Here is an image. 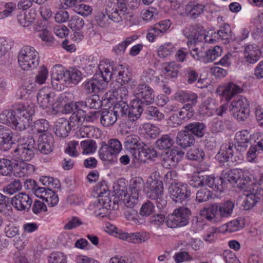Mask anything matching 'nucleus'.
Wrapping results in <instances>:
<instances>
[{"label":"nucleus","instance_id":"obj_54","mask_svg":"<svg viewBox=\"0 0 263 263\" xmlns=\"http://www.w3.org/2000/svg\"><path fill=\"white\" fill-rule=\"evenodd\" d=\"M175 51L174 46L171 43H165L160 46L158 49V55L160 58H165L172 54Z\"/></svg>","mask_w":263,"mask_h":263},{"label":"nucleus","instance_id":"obj_2","mask_svg":"<svg viewBox=\"0 0 263 263\" xmlns=\"http://www.w3.org/2000/svg\"><path fill=\"white\" fill-rule=\"evenodd\" d=\"M17 58L19 66L23 70L33 69L39 64V53L33 47L30 46L22 48Z\"/></svg>","mask_w":263,"mask_h":263},{"label":"nucleus","instance_id":"obj_5","mask_svg":"<svg viewBox=\"0 0 263 263\" xmlns=\"http://www.w3.org/2000/svg\"><path fill=\"white\" fill-rule=\"evenodd\" d=\"M111 11L109 14V17L114 22L119 23L124 20H126L129 21L130 26L136 25L138 23L136 18L129 13L126 4H117Z\"/></svg>","mask_w":263,"mask_h":263},{"label":"nucleus","instance_id":"obj_41","mask_svg":"<svg viewBox=\"0 0 263 263\" xmlns=\"http://www.w3.org/2000/svg\"><path fill=\"white\" fill-rule=\"evenodd\" d=\"M175 98L181 102H189L193 105H196L197 103L198 97L195 93H187L181 91L176 94Z\"/></svg>","mask_w":263,"mask_h":263},{"label":"nucleus","instance_id":"obj_21","mask_svg":"<svg viewBox=\"0 0 263 263\" xmlns=\"http://www.w3.org/2000/svg\"><path fill=\"white\" fill-rule=\"evenodd\" d=\"M111 110L117 116L118 120L120 121V124L123 123L125 117L127 116V113L130 110L126 101H118Z\"/></svg>","mask_w":263,"mask_h":263},{"label":"nucleus","instance_id":"obj_36","mask_svg":"<svg viewBox=\"0 0 263 263\" xmlns=\"http://www.w3.org/2000/svg\"><path fill=\"white\" fill-rule=\"evenodd\" d=\"M96 191L98 196L101 198L99 199L100 202L102 201L103 204H108L110 206L111 200L109 197L110 192L107 186L105 183H101L97 186Z\"/></svg>","mask_w":263,"mask_h":263},{"label":"nucleus","instance_id":"obj_51","mask_svg":"<svg viewBox=\"0 0 263 263\" xmlns=\"http://www.w3.org/2000/svg\"><path fill=\"white\" fill-rule=\"evenodd\" d=\"M99 157L101 160L104 161H110L113 156H116L111 151L105 142H102L101 147L99 151Z\"/></svg>","mask_w":263,"mask_h":263},{"label":"nucleus","instance_id":"obj_20","mask_svg":"<svg viewBox=\"0 0 263 263\" xmlns=\"http://www.w3.org/2000/svg\"><path fill=\"white\" fill-rule=\"evenodd\" d=\"M28 114L26 117H23L20 115H16L13 120V123L12 128L19 131H22L27 129L29 126L32 116V110L29 108L27 110Z\"/></svg>","mask_w":263,"mask_h":263},{"label":"nucleus","instance_id":"obj_31","mask_svg":"<svg viewBox=\"0 0 263 263\" xmlns=\"http://www.w3.org/2000/svg\"><path fill=\"white\" fill-rule=\"evenodd\" d=\"M232 175H234L232 183L236 184L237 186L240 189H244L250 180V177L241 170L234 169V173Z\"/></svg>","mask_w":263,"mask_h":263},{"label":"nucleus","instance_id":"obj_35","mask_svg":"<svg viewBox=\"0 0 263 263\" xmlns=\"http://www.w3.org/2000/svg\"><path fill=\"white\" fill-rule=\"evenodd\" d=\"M163 72L172 78H176L179 73L180 65L175 62H165L163 64Z\"/></svg>","mask_w":263,"mask_h":263},{"label":"nucleus","instance_id":"obj_16","mask_svg":"<svg viewBox=\"0 0 263 263\" xmlns=\"http://www.w3.org/2000/svg\"><path fill=\"white\" fill-rule=\"evenodd\" d=\"M135 162L145 163L147 159H152L157 157V152L154 148H150L145 145L142 146L133 153Z\"/></svg>","mask_w":263,"mask_h":263},{"label":"nucleus","instance_id":"obj_63","mask_svg":"<svg viewBox=\"0 0 263 263\" xmlns=\"http://www.w3.org/2000/svg\"><path fill=\"white\" fill-rule=\"evenodd\" d=\"M231 28L228 24H224L220 27V29L218 31L217 34L224 41V43H229L230 38Z\"/></svg>","mask_w":263,"mask_h":263},{"label":"nucleus","instance_id":"obj_25","mask_svg":"<svg viewBox=\"0 0 263 263\" xmlns=\"http://www.w3.org/2000/svg\"><path fill=\"white\" fill-rule=\"evenodd\" d=\"M204 186H207L217 192H222L224 189L223 181L218 177L212 176H203Z\"/></svg>","mask_w":263,"mask_h":263},{"label":"nucleus","instance_id":"obj_61","mask_svg":"<svg viewBox=\"0 0 263 263\" xmlns=\"http://www.w3.org/2000/svg\"><path fill=\"white\" fill-rule=\"evenodd\" d=\"M79 2L76 8H74V11L83 16H87L90 15L92 11V8L89 5L84 4H80Z\"/></svg>","mask_w":263,"mask_h":263},{"label":"nucleus","instance_id":"obj_6","mask_svg":"<svg viewBox=\"0 0 263 263\" xmlns=\"http://www.w3.org/2000/svg\"><path fill=\"white\" fill-rule=\"evenodd\" d=\"M143 106L139 104L138 101H133L132 105V108L125 117L123 123L126 127L134 130L138 126V120L141 117V114L143 111Z\"/></svg>","mask_w":263,"mask_h":263},{"label":"nucleus","instance_id":"obj_27","mask_svg":"<svg viewBox=\"0 0 263 263\" xmlns=\"http://www.w3.org/2000/svg\"><path fill=\"white\" fill-rule=\"evenodd\" d=\"M68 120L64 118L59 119L55 123V134L57 136L65 138L68 135L71 127L69 126Z\"/></svg>","mask_w":263,"mask_h":263},{"label":"nucleus","instance_id":"obj_39","mask_svg":"<svg viewBox=\"0 0 263 263\" xmlns=\"http://www.w3.org/2000/svg\"><path fill=\"white\" fill-rule=\"evenodd\" d=\"M36 83L33 80H29L20 88L17 92V96L22 99L26 94H30L37 88Z\"/></svg>","mask_w":263,"mask_h":263},{"label":"nucleus","instance_id":"obj_28","mask_svg":"<svg viewBox=\"0 0 263 263\" xmlns=\"http://www.w3.org/2000/svg\"><path fill=\"white\" fill-rule=\"evenodd\" d=\"M14 141L18 143L17 146H21L25 148H29L36 150L35 141L32 136L20 135L17 133H14Z\"/></svg>","mask_w":263,"mask_h":263},{"label":"nucleus","instance_id":"obj_8","mask_svg":"<svg viewBox=\"0 0 263 263\" xmlns=\"http://www.w3.org/2000/svg\"><path fill=\"white\" fill-rule=\"evenodd\" d=\"M184 152L177 147L167 152L162 156V165L167 169L175 167L183 158Z\"/></svg>","mask_w":263,"mask_h":263},{"label":"nucleus","instance_id":"obj_43","mask_svg":"<svg viewBox=\"0 0 263 263\" xmlns=\"http://www.w3.org/2000/svg\"><path fill=\"white\" fill-rule=\"evenodd\" d=\"M68 100V97L66 93L56 94V97H54V102L53 105H51V109L55 112H59Z\"/></svg>","mask_w":263,"mask_h":263},{"label":"nucleus","instance_id":"obj_52","mask_svg":"<svg viewBox=\"0 0 263 263\" xmlns=\"http://www.w3.org/2000/svg\"><path fill=\"white\" fill-rule=\"evenodd\" d=\"M84 25V20L78 15L71 16L68 22V26L73 31L80 30L83 28Z\"/></svg>","mask_w":263,"mask_h":263},{"label":"nucleus","instance_id":"obj_26","mask_svg":"<svg viewBox=\"0 0 263 263\" xmlns=\"http://www.w3.org/2000/svg\"><path fill=\"white\" fill-rule=\"evenodd\" d=\"M34 170L35 167L33 165L21 161L15 164L14 172L16 176L22 177L33 174Z\"/></svg>","mask_w":263,"mask_h":263},{"label":"nucleus","instance_id":"obj_49","mask_svg":"<svg viewBox=\"0 0 263 263\" xmlns=\"http://www.w3.org/2000/svg\"><path fill=\"white\" fill-rule=\"evenodd\" d=\"M144 187V182L141 178H135L130 181V189L131 194L139 196L140 192Z\"/></svg>","mask_w":263,"mask_h":263},{"label":"nucleus","instance_id":"obj_19","mask_svg":"<svg viewBox=\"0 0 263 263\" xmlns=\"http://www.w3.org/2000/svg\"><path fill=\"white\" fill-rule=\"evenodd\" d=\"M194 136L186 129L179 131L176 138V144L182 148H186L194 145Z\"/></svg>","mask_w":263,"mask_h":263},{"label":"nucleus","instance_id":"obj_60","mask_svg":"<svg viewBox=\"0 0 263 263\" xmlns=\"http://www.w3.org/2000/svg\"><path fill=\"white\" fill-rule=\"evenodd\" d=\"M121 67V70L118 73V79L121 80L123 83L127 84L130 81H132V73L129 71L128 68H122V66H119Z\"/></svg>","mask_w":263,"mask_h":263},{"label":"nucleus","instance_id":"obj_10","mask_svg":"<svg viewBox=\"0 0 263 263\" xmlns=\"http://www.w3.org/2000/svg\"><path fill=\"white\" fill-rule=\"evenodd\" d=\"M146 197L153 200L158 198L159 196L163 195V184L162 181L153 179L150 177L146 181Z\"/></svg>","mask_w":263,"mask_h":263},{"label":"nucleus","instance_id":"obj_29","mask_svg":"<svg viewBox=\"0 0 263 263\" xmlns=\"http://www.w3.org/2000/svg\"><path fill=\"white\" fill-rule=\"evenodd\" d=\"M206 126L202 122H195L185 125L184 129L194 136L202 138L205 131Z\"/></svg>","mask_w":263,"mask_h":263},{"label":"nucleus","instance_id":"obj_33","mask_svg":"<svg viewBox=\"0 0 263 263\" xmlns=\"http://www.w3.org/2000/svg\"><path fill=\"white\" fill-rule=\"evenodd\" d=\"M215 101L211 98H208L200 105V113L202 115L210 116L215 114Z\"/></svg>","mask_w":263,"mask_h":263},{"label":"nucleus","instance_id":"obj_23","mask_svg":"<svg viewBox=\"0 0 263 263\" xmlns=\"http://www.w3.org/2000/svg\"><path fill=\"white\" fill-rule=\"evenodd\" d=\"M204 8V5L195 1H192L186 5L185 12L191 18H196L203 12Z\"/></svg>","mask_w":263,"mask_h":263},{"label":"nucleus","instance_id":"obj_22","mask_svg":"<svg viewBox=\"0 0 263 263\" xmlns=\"http://www.w3.org/2000/svg\"><path fill=\"white\" fill-rule=\"evenodd\" d=\"M36 149L25 148L21 146H17L13 151L12 155L14 158L21 161H30L34 156Z\"/></svg>","mask_w":263,"mask_h":263},{"label":"nucleus","instance_id":"obj_11","mask_svg":"<svg viewBox=\"0 0 263 263\" xmlns=\"http://www.w3.org/2000/svg\"><path fill=\"white\" fill-rule=\"evenodd\" d=\"M245 61L247 64H254L260 59L261 52L255 44H247L243 46Z\"/></svg>","mask_w":263,"mask_h":263},{"label":"nucleus","instance_id":"obj_44","mask_svg":"<svg viewBox=\"0 0 263 263\" xmlns=\"http://www.w3.org/2000/svg\"><path fill=\"white\" fill-rule=\"evenodd\" d=\"M173 143V139L170 135H163L157 140L156 145L159 149H164L171 147Z\"/></svg>","mask_w":263,"mask_h":263},{"label":"nucleus","instance_id":"obj_64","mask_svg":"<svg viewBox=\"0 0 263 263\" xmlns=\"http://www.w3.org/2000/svg\"><path fill=\"white\" fill-rule=\"evenodd\" d=\"M48 261L49 263H66V257L62 252H53L50 254Z\"/></svg>","mask_w":263,"mask_h":263},{"label":"nucleus","instance_id":"obj_4","mask_svg":"<svg viewBox=\"0 0 263 263\" xmlns=\"http://www.w3.org/2000/svg\"><path fill=\"white\" fill-rule=\"evenodd\" d=\"M168 194L171 199L176 203H182L191 196L190 187L182 182L171 183L168 187Z\"/></svg>","mask_w":263,"mask_h":263},{"label":"nucleus","instance_id":"obj_53","mask_svg":"<svg viewBox=\"0 0 263 263\" xmlns=\"http://www.w3.org/2000/svg\"><path fill=\"white\" fill-rule=\"evenodd\" d=\"M86 107L90 109H99L102 105L99 95H93L86 99Z\"/></svg>","mask_w":263,"mask_h":263},{"label":"nucleus","instance_id":"obj_42","mask_svg":"<svg viewBox=\"0 0 263 263\" xmlns=\"http://www.w3.org/2000/svg\"><path fill=\"white\" fill-rule=\"evenodd\" d=\"M197 44H195V47L190 50L191 55L195 60L206 63V50L202 46L197 47Z\"/></svg>","mask_w":263,"mask_h":263},{"label":"nucleus","instance_id":"obj_3","mask_svg":"<svg viewBox=\"0 0 263 263\" xmlns=\"http://www.w3.org/2000/svg\"><path fill=\"white\" fill-rule=\"evenodd\" d=\"M190 215V211L187 208L180 207L167 216L165 223L170 228L185 226L189 223L188 217Z\"/></svg>","mask_w":263,"mask_h":263},{"label":"nucleus","instance_id":"obj_46","mask_svg":"<svg viewBox=\"0 0 263 263\" xmlns=\"http://www.w3.org/2000/svg\"><path fill=\"white\" fill-rule=\"evenodd\" d=\"M186 156L189 160L200 161L203 160L205 154L201 148L195 147L191 148L187 152Z\"/></svg>","mask_w":263,"mask_h":263},{"label":"nucleus","instance_id":"obj_47","mask_svg":"<svg viewBox=\"0 0 263 263\" xmlns=\"http://www.w3.org/2000/svg\"><path fill=\"white\" fill-rule=\"evenodd\" d=\"M16 115L15 110H5L0 114V122L12 127L13 120Z\"/></svg>","mask_w":263,"mask_h":263},{"label":"nucleus","instance_id":"obj_59","mask_svg":"<svg viewBox=\"0 0 263 263\" xmlns=\"http://www.w3.org/2000/svg\"><path fill=\"white\" fill-rule=\"evenodd\" d=\"M222 52V48L218 46H215L212 49L206 50V63L214 61L217 57H220Z\"/></svg>","mask_w":263,"mask_h":263},{"label":"nucleus","instance_id":"obj_50","mask_svg":"<svg viewBox=\"0 0 263 263\" xmlns=\"http://www.w3.org/2000/svg\"><path fill=\"white\" fill-rule=\"evenodd\" d=\"M13 171L12 162L7 159H0V174L3 176H10Z\"/></svg>","mask_w":263,"mask_h":263},{"label":"nucleus","instance_id":"obj_32","mask_svg":"<svg viewBox=\"0 0 263 263\" xmlns=\"http://www.w3.org/2000/svg\"><path fill=\"white\" fill-rule=\"evenodd\" d=\"M143 111L146 118L149 120L159 121L164 119V114L157 107L148 106Z\"/></svg>","mask_w":263,"mask_h":263},{"label":"nucleus","instance_id":"obj_45","mask_svg":"<svg viewBox=\"0 0 263 263\" xmlns=\"http://www.w3.org/2000/svg\"><path fill=\"white\" fill-rule=\"evenodd\" d=\"M149 238V234L145 232L129 233L128 242L139 244L145 242Z\"/></svg>","mask_w":263,"mask_h":263},{"label":"nucleus","instance_id":"obj_15","mask_svg":"<svg viewBox=\"0 0 263 263\" xmlns=\"http://www.w3.org/2000/svg\"><path fill=\"white\" fill-rule=\"evenodd\" d=\"M37 142V149L41 153L47 155L52 151L54 139L51 134L46 133L40 135Z\"/></svg>","mask_w":263,"mask_h":263},{"label":"nucleus","instance_id":"obj_18","mask_svg":"<svg viewBox=\"0 0 263 263\" xmlns=\"http://www.w3.org/2000/svg\"><path fill=\"white\" fill-rule=\"evenodd\" d=\"M14 134L9 128L0 125V145L2 149L4 151L9 149L14 142Z\"/></svg>","mask_w":263,"mask_h":263},{"label":"nucleus","instance_id":"obj_30","mask_svg":"<svg viewBox=\"0 0 263 263\" xmlns=\"http://www.w3.org/2000/svg\"><path fill=\"white\" fill-rule=\"evenodd\" d=\"M124 144L125 148L130 151L133 154L144 145V143L140 141L139 137L135 135L126 137Z\"/></svg>","mask_w":263,"mask_h":263},{"label":"nucleus","instance_id":"obj_13","mask_svg":"<svg viewBox=\"0 0 263 263\" xmlns=\"http://www.w3.org/2000/svg\"><path fill=\"white\" fill-rule=\"evenodd\" d=\"M205 32L203 27L199 24L192 26L189 31H185L184 33V35L187 39H191V41L187 43L189 47L190 48L191 47L193 42L194 44H197V42H202V37H203Z\"/></svg>","mask_w":263,"mask_h":263},{"label":"nucleus","instance_id":"obj_56","mask_svg":"<svg viewBox=\"0 0 263 263\" xmlns=\"http://www.w3.org/2000/svg\"><path fill=\"white\" fill-rule=\"evenodd\" d=\"M83 153L89 154L94 153L97 149L96 142L92 140H86L81 142Z\"/></svg>","mask_w":263,"mask_h":263},{"label":"nucleus","instance_id":"obj_38","mask_svg":"<svg viewBox=\"0 0 263 263\" xmlns=\"http://www.w3.org/2000/svg\"><path fill=\"white\" fill-rule=\"evenodd\" d=\"M105 86L102 82L99 80L94 75L93 78L85 84L84 88L87 93L98 92L102 89H104Z\"/></svg>","mask_w":263,"mask_h":263},{"label":"nucleus","instance_id":"obj_17","mask_svg":"<svg viewBox=\"0 0 263 263\" xmlns=\"http://www.w3.org/2000/svg\"><path fill=\"white\" fill-rule=\"evenodd\" d=\"M90 118V116L88 117V118ZM85 120L88 121L86 112L83 109H78L73 112L68 122L69 124V126L71 127L72 130H74L80 127Z\"/></svg>","mask_w":263,"mask_h":263},{"label":"nucleus","instance_id":"obj_34","mask_svg":"<svg viewBox=\"0 0 263 263\" xmlns=\"http://www.w3.org/2000/svg\"><path fill=\"white\" fill-rule=\"evenodd\" d=\"M243 89L239 86L233 83H229L223 89L222 95L227 101H229L235 95L241 93Z\"/></svg>","mask_w":263,"mask_h":263},{"label":"nucleus","instance_id":"obj_7","mask_svg":"<svg viewBox=\"0 0 263 263\" xmlns=\"http://www.w3.org/2000/svg\"><path fill=\"white\" fill-rule=\"evenodd\" d=\"M70 82L69 71L63 67H55L53 69L51 74V83L57 90H62Z\"/></svg>","mask_w":263,"mask_h":263},{"label":"nucleus","instance_id":"obj_9","mask_svg":"<svg viewBox=\"0 0 263 263\" xmlns=\"http://www.w3.org/2000/svg\"><path fill=\"white\" fill-rule=\"evenodd\" d=\"M136 95L138 98L140 100H134L138 101L139 104L142 105L151 104L154 103L155 99V92L154 90L148 85L142 83L138 85L136 88Z\"/></svg>","mask_w":263,"mask_h":263},{"label":"nucleus","instance_id":"obj_58","mask_svg":"<svg viewBox=\"0 0 263 263\" xmlns=\"http://www.w3.org/2000/svg\"><path fill=\"white\" fill-rule=\"evenodd\" d=\"M22 184L19 180H14L4 187L3 190L8 194L12 195L21 190Z\"/></svg>","mask_w":263,"mask_h":263},{"label":"nucleus","instance_id":"obj_55","mask_svg":"<svg viewBox=\"0 0 263 263\" xmlns=\"http://www.w3.org/2000/svg\"><path fill=\"white\" fill-rule=\"evenodd\" d=\"M124 216L128 220L134 221L136 224H141L144 222V219L140 217L137 212L132 209L126 210Z\"/></svg>","mask_w":263,"mask_h":263},{"label":"nucleus","instance_id":"obj_14","mask_svg":"<svg viewBox=\"0 0 263 263\" xmlns=\"http://www.w3.org/2000/svg\"><path fill=\"white\" fill-rule=\"evenodd\" d=\"M32 203L30 197L23 193L18 194L11 199L12 205L18 211H28Z\"/></svg>","mask_w":263,"mask_h":263},{"label":"nucleus","instance_id":"obj_1","mask_svg":"<svg viewBox=\"0 0 263 263\" xmlns=\"http://www.w3.org/2000/svg\"><path fill=\"white\" fill-rule=\"evenodd\" d=\"M234 207V202L228 200L219 204L215 203L204 208L200 210V214L208 220L217 222L231 216Z\"/></svg>","mask_w":263,"mask_h":263},{"label":"nucleus","instance_id":"obj_40","mask_svg":"<svg viewBox=\"0 0 263 263\" xmlns=\"http://www.w3.org/2000/svg\"><path fill=\"white\" fill-rule=\"evenodd\" d=\"M247 106H249V102L248 100L243 96H239L233 100L231 104L230 110L233 114Z\"/></svg>","mask_w":263,"mask_h":263},{"label":"nucleus","instance_id":"obj_57","mask_svg":"<svg viewBox=\"0 0 263 263\" xmlns=\"http://www.w3.org/2000/svg\"><path fill=\"white\" fill-rule=\"evenodd\" d=\"M48 76V71L47 68L42 65L40 66L37 74L34 78V81L39 85H42L46 82Z\"/></svg>","mask_w":263,"mask_h":263},{"label":"nucleus","instance_id":"obj_62","mask_svg":"<svg viewBox=\"0 0 263 263\" xmlns=\"http://www.w3.org/2000/svg\"><path fill=\"white\" fill-rule=\"evenodd\" d=\"M35 195L46 202L51 197V196L53 195V191L49 187H40L35 191Z\"/></svg>","mask_w":263,"mask_h":263},{"label":"nucleus","instance_id":"obj_12","mask_svg":"<svg viewBox=\"0 0 263 263\" xmlns=\"http://www.w3.org/2000/svg\"><path fill=\"white\" fill-rule=\"evenodd\" d=\"M55 97H56V93L54 91H52L49 88L44 87L39 90L36 98L40 106L43 108L51 109Z\"/></svg>","mask_w":263,"mask_h":263},{"label":"nucleus","instance_id":"obj_37","mask_svg":"<svg viewBox=\"0 0 263 263\" xmlns=\"http://www.w3.org/2000/svg\"><path fill=\"white\" fill-rule=\"evenodd\" d=\"M117 120L118 119L112 110H105L102 112L100 121L103 126L113 125Z\"/></svg>","mask_w":263,"mask_h":263},{"label":"nucleus","instance_id":"obj_48","mask_svg":"<svg viewBox=\"0 0 263 263\" xmlns=\"http://www.w3.org/2000/svg\"><path fill=\"white\" fill-rule=\"evenodd\" d=\"M110 18L107 13V10L105 9L104 12H99L95 16V21L100 27L106 28L110 24Z\"/></svg>","mask_w":263,"mask_h":263},{"label":"nucleus","instance_id":"obj_24","mask_svg":"<svg viewBox=\"0 0 263 263\" xmlns=\"http://www.w3.org/2000/svg\"><path fill=\"white\" fill-rule=\"evenodd\" d=\"M99 68L100 70V72L96 73L95 76L106 86L107 83L112 77V73L111 72V70H113V66L107 64H100Z\"/></svg>","mask_w":263,"mask_h":263}]
</instances>
